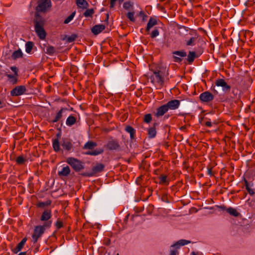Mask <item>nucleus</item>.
Returning <instances> with one entry per match:
<instances>
[{"instance_id": "nucleus-43", "label": "nucleus", "mask_w": 255, "mask_h": 255, "mask_svg": "<svg viewBox=\"0 0 255 255\" xmlns=\"http://www.w3.org/2000/svg\"><path fill=\"white\" fill-rule=\"evenodd\" d=\"M151 121V115L150 114H146L144 117V122L146 123H149Z\"/></svg>"}, {"instance_id": "nucleus-20", "label": "nucleus", "mask_w": 255, "mask_h": 255, "mask_svg": "<svg viewBox=\"0 0 255 255\" xmlns=\"http://www.w3.org/2000/svg\"><path fill=\"white\" fill-rule=\"evenodd\" d=\"M51 216L52 215L51 211L46 210L43 212L41 216L40 220L42 221H48L49 219H50Z\"/></svg>"}, {"instance_id": "nucleus-28", "label": "nucleus", "mask_w": 255, "mask_h": 255, "mask_svg": "<svg viewBox=\"0 0 255 255\" xmlns=\"http://www.w3.org/2000/svg\"><path fill=\"white\" fill-rule=\"evenodd\" d=\"M104 168V166L103 164H97L93 168V171L94 173L100 172L103 170Z\"/></svg>"}, {"instance_id": "nucleus-14", "label": "nucleus", "mask_w": 255, "mask_h": 255, "mask_svg": "<svg viewBox=\"0 0 255 255\" xmlns=\"http://www.w3.org/2000/svg\"><path fill=\"white\" fill-rule=\"evenodd\" d=\"M190 243V242L189 241L186 240H180L174 244L172 245L170 247H172V249L174 248L176 249V250L178 251V250L179 249L181 246L187 245Z\"/></svg>"}, {"instance_id": "nucleus-24", "label": "nucleus", "mask_w": 255, "mask_h": 255, "mask_svg": "<svg viewBox=\"0 0 255 255\" xmlns=\"http://www.w3.org/2000/svg\"><path fill=\"white\" fill-rule=\"evenodd\" d=\"M52 146L55 151L58 152L60 150V143L58 138L52 140Z\"/></svg>"}, {"instance_id": "nucleus-17", "label": "nucleus", "mask_w": 255, "mask_h": 255, "mask_svg": "<svg viewBox=\"0 0 255 255\" xmlns=\"http://www.w3.org/2000/svg\"><path fill=\"white\" fill-rule=\"evenodd\" d=\"M157 24V21L156 18L150 17L148 21L147 26L146 27V31H149L150 29L154 26Z\"/></svg>"}, {"instance_id": "nucleus-56", "label": "nucleus", "mask_w": 255, "mask_h": 255, "mask_svg": "<svg viewBox=\"0 0 255 255\" xmlns=\"http://www.w3.org/2000/svg\"><path fill=\"white\" fill-rule=\"evenodd\" d=\"M2 107V103H1V101H0V108H1Z\"/></svg>"}, {"instance_id": "nucleus-1", "label": "nucleus", "mask_w": 255, "mask_h": 255, "mask_svg": "<svg viewBox=\"0 0 255 255\" xmlns=\"http://www.w3.org/2000/svg\"><path fill=\"white\" fill-rule=\"evenodd\" d=\"M149 69L153 71L154 75L151 77L152 82L158 83L164 81L165 77L168 75L166 65H149Z\"/></svg>"}, {"instance_id": "nucleus-26", "label": "nucleus", "mask_w": 255, "mask_h": 255, "mask_svg": "<svg viewBox=\"0 0 255 255\" xmlns=\"http://www.w3.org/2000/svg\"><path fill=\"white\" fill-rule=\"evenodd\" d=\"M123 7L126 10L131 11L133 10V3L129 1H126L123 4Z\"/></svg>"}, {"instance_id": "nucleus-40", "label": "nucleus", "mask_w": 255, "mask_h": 255, "mask_svg": "<svg viewBox=\"0 0 255 255\" xmlns=\"http://www.w3.org/2000/svg\"><path fill=\"white\" fill-rule=\"evenodd\" d=\"M159 34V30H158V29L155 28L150 33V37L152 38H154L157 37V36H158Z\"/></svg>"}, {"instance_id": "nucleus-18", "label": "nucleus", "mask_w": 255, "mask_h": 255, "mask_svg": "<svg viewBox=\"0 0 255 255\" xmlns=\"http://www.w3.org/2000/svg\"><path fill=\"white\" fill-rule=\"evenodd\" d=\"M70 173V169L69 166L63 167L60 170L58 171V175L60 176H67Z\"/></svg>"}, {"instance_id": "nucleus-27", "label": "nucleus", "mask_w": 255, "mask_h": 255, "mask_svg": "<svg viewBox=\"0 0 255 255\" xmlns=\"http://www.w3.org/2000/svg\"><path fill=\"white\" fill-rule=\"evenodd\" d=\"M62 146L64 149L68 151L71 150L73 147L72 143L68 141H63Z\"/></svg>"}, {"instance_id": "nucleus-39", "label": "nucleus", "mask_w": 255, "mask_h": 255, "mask_svg": "<svg viewBox=\"0 0 255 255\" xmlns=\"http://www.w3.org/2000/svg\"><path fill=\"white\" fill-rule=\"evenodd\" d=\"M159 183L161 184H167L168 183L166 175H161L159 177Z\"/></svg>"}, {"instance_id": "nucleus-42", "label": "nucleus", "mask_w": 255, "mask_h": 255, "mask_svg": "<svg viewBox=\"0 0 255 255\" xmlns=\"http://www.w3.org/2000/svg\"><path fill=\"white\" fill-rule=\"evenodd\" d=\"M217 123L216 121H214L213 122H212L210 121H206L205 123V125L206 126L208 127H211L213 126L214 125H216Z\"/></svg>"}, {"instance_id": "nucleus-44", "label": "nucleus", "mask_w": 255, "mask_h": 255, "mask_svg": "<svg viewBox=\"0 0 255 255\" xmlns=\"http://www.w3.org/2000/svg\"><path fill=\"white\" fill-rule=\"evenodd\" d=\"M76 37L77 35L76 34H72L71 36L67 37V41L69 43L72 42L76 39Z\"/></svg>"}, {"instance_id": "nucleus-6", "label": "nucleus", "mask_w": 255, "mask_h": 255, "mask_svg": "<svg viewBox=\"0 0 255 255\" xmlns=\"http://www.w3.org/2000/svg\"><path fill=\"white\" fill-rule=\"evenodd\" d=\"M51 2L50 0H39L36 10L39 12H45L47 8H50Z\"/></svg>"}, {"instance_id": "nucleus-33", "label": "nucleus", "mask_w": 255, "mask_h": 255, "mask_svg": "<svg viewBox=\"0 0 255 255\" xmlns=\"http://www.w3.org/2000/svg\"><path fill=\"white\" fill-rule=\"evenodd\" d=\"M26 241V238H24L21 240V241L17 245V246H16V248L15 249L16 252H18L20 251L22 249Z\"/></svg>"}, {"instance_id": "nucleus-22", "label": "nucleus", "mask_w": 255, "mask_h": 255, "mask_svg": "<svg viewBox=\"0 0 255 255\" xmlns=\"http://www.w3.org/2000/svg\"><path fill=\"white\" fill-rule=\"evenodd\" d=\"M226 211L230 215H232L234 217H238L240 215V213L237 211V210L232 207L227 208Z\"/></svg>"}, {"instance_id": "nucleus-29", "label": "nucleus", "mask_w": 255, "mask_h": 255, "mask_svg": "<svg viewBox=\"0 0 255 255\" xmlns=\"http://www.w3.org/2000/svg\"><path fill=\"white\" fill-rule=\"evenodd\" d=\"M103 152V150L102 149H96L94 151H87L85 153L87 155H97L101 153H102Z\"/></svg>"}, {"instance_id": "nucleus-48", "label": "nucleus", "mask_w": 255, "mask_h": 255, "mask_svg": "<svg viewBox=\"0 0 255 255\" xmlns=\"http://www.w3.org/2000/svg\"><path fill=\"white\" fill-rule=\"evenodd\" d=\"M117 0H110V7L113 8L116 4V2Z\"/></svg>"}, {"instance_id": "nucleus-12", "label": "nucleus", "mask_w": 255, "mask_h": 255, "mask_svg": "<svg viewBox=\"0 0 255 255\" xmlns=\"http://www.w3.org/2000/svg\"><path fill=\"white\" fill-rule=\"evenodd\" d=\"M168 110H174L178 108L180 105V101L178 100H173L169 101L165 104Z\"/></svg>"}, {"instance_id": "nucleus-15", "label": "nucleus", "mask_w": 255, "mask_h": 255, "mask_svg": "<svg viewBox=\"0 0 255 255\" xmlns=\"http://www.w3.org/2000/svg\"><path fill=\"white\" fill-rule=\"evenodd\" d=\"M105 27L104 24H97L94 25L92 28L91 31L94 34L97 35L103 31L105 29Z\"/></svg>"}, {"instance_id": "nucleus-3", "label": "nucleus", "mask_w": 255, "mask_h": 255, "mask_svg": "<svg viewBox=\"0 0 255 255\" xmlns=\"http://www.w3.org/2000/svg\"><path fill=\"white\" fill-rule=\"evenodd\" d=\"M52 224L51 221H47L42 226H36L34 230V233L32 235V240L34 243L37 242L38 239L44 233L45 228H50Z\"/></svg>"}, {"instance_id": "nucleus-8", "label": "nucleus", "mask_w": 255, "mask_h": 255, "mask_svg": "<svg viewBox=\"0 0 255 255\" xmlns=\"http://www.w3.org/2000/svg\"><path fill=\"white\" fill-rule=\"evenodd\" d=\"M173 61L180 63L182 59L187 56L186 52L184 51H175L172 52Z\"/></svg>"}, {"instance_id": "nucleus-57", "label": "nucleus", "mask_w": 255, "mask_h": 255, "mask_svg": "<svg viewBox=\"0 0 255 255\" xmlns=\"http://www.w3.org/2000/svg\"><path fill=\"white\" fill-rule=\"evenodd\" d=\"M191 255H196L194 252L191 253Z\"/></svg>"}, {"instance_id": "nucleus-16", "label": "nucleus", "mask_w": 255, "mask_h": 255, "mask_svg": "<svg viewBox=\"0 0 255 255\" xmlns=\"http://www.w3.org/2000/svg\"><path fill=\"white\" fill-rule=\"evenodd\" d=\"M168 111L166 106L163 105L158 108H157L156 112L155 114V115L156 117H160L164 115Z\"/></svg>"}, {"instance_id": "nucleus-13", "label": "nucleus", "mask_w": 255, "mask_h": 255, "mask_svg": "<svg viewBox=\"0 0 255 255\" xmlns=\"http://www.w3.org/2000/svg\"><path fill=\"white\" fill-rule=\"evenodd\" d=\"M189 34L192 36L189 40H186V44L187 46H193L198 37V34L195 31H190Z\"/></svg>"}, {"instance_id": "nucleus-23", "label": "nucleus", "mask_w": 255, "mask_h": 255, "mask_svg": "<svg viewBox=\"0 0 255 255\" xmlns=\"http://www.w3.org/2000/svg\"><path fill=\"white\" fill-rule=\"evenodd\" d=\"M76 122V118L72 116H70L67 118L66 120V124L67 126L71 127L74 125Z\"/></svg>"}, {"instance_id": "nucleus-35", "label": "nucleus", "mask_w": 255, "mask_h": 255, "mask_svg": "<svg viewBox=\"0 0 255 255\" xmlns=\"http://www.w3.org/2000/svg\"><path fill=\"white\" fill-rule=\"evenodd\" d=\"M33 44L32 42L28 41L25 44V51L27 53H29L32 49Z\"/></svg>"}, {"instance_id": "nucleus-58", "label": "nucleus", "mask_w": 255, "mask_h": 255, "mask_svg": "<svg viewBox=\"0 0 255 255\" xmlns=\"http://www.w3.org/2000/svg\"><path fill=\"white\" fill-rule=\"evenodd\" d=\"M124 0H119L120 2H122Z\"/></svg>"}, {"instance_id": "nucleus-7", "label": "nucleus", "mask_w": 255, "mask_h": 255, "mask_svg": "<svg viewBox=\"0 0 255 255\" xmlns=\"http://www.w3.org/2000/svg\"><path fill=\"white\" fill-rule=\"evenodd\" d=\"M215 85L217 87H221L222 91L224 93L230 91L231 89V86L228 85L225 80L223 79H217L215 82Z\"/></svg>"}, {"instance_id": "nucleus-45", "label": "nucleus", "mask_w": 255, "mask_h": 255, "mask_svg": "<svg viewBox=\"0 0 255 255\" xmlns=\"http://www.w3.org/2000/svg\"><path fill=\"white\" fill-rule=\"evenodd\" d=\"M253 186V184L252 183L251 184V185L249 186V187H247L246 189L248 191V193L251 195H254L255 194V192H254V189H252L251 188V187H252Z\"/></svg>"}, {"instance_id": "nucleus-37", "label": "nucleus", "mask_w": 255, "mask_h": 255, "mask_svg": "<svg viewBox=\"0 0 255 255\" xmlns=\"http://www.w3.org/2000/svg\"><path fill=\"white\" fill-rule=\"evenodd\" d=\"M64 110H65L64 109H62L57 113L55 118L53 120V123H56L58 122L61 118V117H62L63 111Z\"/></svg>"}, {"instance_id": "nucleus-34", "label": "nucleus", "mask_w": 255, "mask_h": 255, "mask_svg": "<svg viewBox=\"0 0 255 255\" xmlns=\"http://www.w3.org/2000/svg\"><path fill=\"white\" fill-rule=\"evenodd\" d=\"M94 12L93 8L88 9L84 12L83 15L86 17H92Z\"/></svg>"}, {"instance_id": "nucleus-50", "label": "nucleus", "mask_w": 255, "mask_h": 255, "mask_svg": "<svg viewBox=\"0 0 255 255\" xmlns=\"http://www.w3.org/2000/svg\"><path fill=\"white\" fill-rule=\"evenodd\" d=\"M217 208L219 209L220 211L226 210V209H227L223 205L217 206Z\"/></svg>"}, {"instance_id": "nucleus-46", "label": "nucleus", "mask_w": 255, "mask_h": 255, "mask_svg": "<svg viewBox=\"0 0 255 255\" xmlns=\"http://www.w3.org/2000/svg\"><path fill=\"white\" fill-rule=\"evenodd\" d=\"M24 161L25 159L22 156H19L16 158V162L18 164H22Z\"/></svg>"}, {"instance_id": "nucleus-5", "label": "nucleus", "mask_w": 255, "mask_h": 255, "mask_svg": "<svg viewBox=\"0 0 255 255\" xmlns=\"http://www.w3.org/2000/svg\"><path fill=\"white\" fill-rule=\"evenodd\" d=\"M66 162L76 172L80 171L84 168L82 162L75 158L71 157H68L67 158Z\"/></svg>"}, {"instance_id": "nucleus-30", "label": "nucleus", "mask_w": 255, "mask_h": 255, "mask_svg": "<svg viewBox=\"0 0 255 255\" xmlns=\"http://www.w3.org/2000/svg\"><path fill=\"white\" fill-rule=\"evenodd\" d=\"M156 134V131L155 128L152 127L148 129V135L149 138H154Z\"/></svg>"}, {"instance_id": "nucleus-52", "label": "nucleus", "mask_w": 255, "mask_h": 255, "mask_svg": "<svg viewBox=\"0 0 255 255\" xmlns=\"http://www.w3.org/2000/svg\"><path fill=\"white\" fill-rule=\"evenodd\" d=\"M75 68H76V66H75V65H72V66L71 67V69L73 70H75Z\"/></svg>"}, {"instance_id": "nucleus-4", "label": "nucleus", "mask_w": 255, "mask_h": 255, "mask_svg": "<svg viewBox=\"0 0 255 255\" xmlns=\"http://www.w3.org/2000/svg\"><path fill=\"white\" fill-rule=\"evenodd\" d=\"M18 69L16 66H11L9 69H7L5 75L8 78L9 82L12 84H16L17 82Z\"/></svg>"}, {"instance_id": "nucleus-51", "label": "nucleus", "mask_w": 255, "mask_h": 255, "mask_svg": "<svg viewBox=\"0 0 255 255\" xmlns=\"http://www.w3.org/2000/svg\"><path fill=\"white\" fill-rule=\"evenodd\" d=\"M244 182L246 189L247 188V187H249V186L251 185V184L248 183V181L245 179H244Z\"/></svg>"}, {"instance_id": "nucleus-59", "label": "nucleus", "mask_w": 255, "mask_h": 255, "mask_svg": "<svg viewBox=\"0 0 255 255\" xmlns=\"http://www.w3.org/2000/svg\"><path fill=\"white\" fill-rule=\"evenodd\" d=\"M142 13V11H140V14H141Z\"/></svg>"}, {"instance_id": "nucleus-31", "label": "nucleus", "mask_w": 255, "mask_h": 255, "mask_svg": "<svg viewBox=\"0 0 255 255\" xmlns=\"http://www.w3.org/2000/svg\"><path fill=\"white\" fill-rule=\"evenodd\" d=\"M134 14H135V12L133 11V10H132L131 11H128L126 15H127V17H128V18L129 19L130 21L134 22L135 21Z\"/></svg>"}, {"instance_id": "nucleus-10", "label": "nucleus", "mask_w": 255, "mask_h": 255, "mask_svg": "<svg viewBox=\"0 0 255 255\" xmlns=\"http://www.w3.org/2000/svg\"><path fill=\"white\" fill-rule=\"evenodd\" d=\"M26 91V88L24 86H17L13 89L10 92L12 96H18L22 95Z\"/></svg>"}, {"instance_id": "nucleus-36", "label": "nucleus", "mask_w": 255, "mask_h": 255, "mask_svg": "<svg viewBox=\"0 0 255 255\" xmlns=\"http://www.w3.org/2000/svg\"><path fill=\"white\" fill-rule=\"evenodd\" d=\"M96 146V143L95 142L92 141H88L85 144L84 148L85 149H90L93 148Z\"/></svg>"}, {"instance_id": "nucleus-54", "label": "nucleus", "mask_w": 255, "mask_h": 255, "mask_svg": "<svg viewBox=\"0 0 255 255\" xmlns=\"http://www.w3.org/2000/svg\"><path fill=\"white\" fill-rule=\"evenodd\" d=\"M45 205V204L44 203H40L39 206L43 207Z\"/></svg>"}, {"instance_id": "nucleus-9", "label": "nucleus", "mask_w": 255, "mask_h": 255, "mask_svg": "<svg viewBox=\"0 0 255 255\" xmlns=\"http://www.w3.org/2000/svg\"><path fill=\"white\" fill-rule=\"evenodd\" d=\"M203 52V50L201 48L196 51H189L187 55V61L189 63L193 62L196 58L199 57L202 54Z\"/></svg>"}, {"instance_id": "nucleus-53", "label": "nucleus", "mask_w": 255, "mask_h": 255, "mask_svg": "<svg viewBox=\"0 0 255 255\" xmlns=\"http://www.w3.org/2000/svg\"><path fill=\"white\" fill-rule=\"evenodd\" d=\"M18 255H26V252H21Z\"/></svg>"}, {"instance_id": "nucleus-41", "label": "nucleus", "mask_w": 255, "mask_h": 255, "mask_svg": "<svg viewBox=\"0 0 255 255\" xmlns=\"http://www.w3.org/2000/svg\"><path fill=\"white\" fill-rule=\"evenodd\" d=\"M55 52V50L54 47L53 46H49L46 49V53L52 55L54 54Z\"/></svg>"}, {"instance_id": "nucleus-47", "label": "nucleus", "mask_w": 255, "mask_h": 255, "mask_svg": "<svg viewBox=\"0 0 255 255\" xmlns=\"http://www.w3.org/2000/svg\"><path fill=\"white\" fill-rule=\"evenodd\" d=\"M178 254V251L175 249L170 247V255H177Z\"/></svg>"}, {"instance_id": "nucleus-2", "label": "nucleus", "mask_w": 255, "mask_h": 255, "mask_svg": "<svg viewBox=\"0 0 255 255\" xmlns=\"http://www.w3.org/2000/svg\"><path fill=\"white\" fill-rule=\"evenodd\" d=\"M44 20L38 14L34 20L35 31L38 37L42 40L45 38L46 33L44 29Z\"/></svg>"}, {"instance_id": "nucleus-19", "label": "nucleus", "mask_w": 255, "mask_h": 255, "mask_svg": "<svg viewBox=\"0 0 255 255\" xmlns=\"http://www.w3.org/2000/svg\"><path fill=\"white\" fill-rule=\"evenodd\" d=\"M76 4L79 8L86 9L89 6L88 3L85 0H76Z\"/></svg>"}, {"instance_id": "nucleus-49", "label": "nucleus", "mask_w": 255, "mask_h": 255, "mask_svg": "<svg viewBox=\"0 0 255 255\" xmlns=\"http://www.w3.org/2000/svg\"><path fill=\"white\" fill-rule=\"evenodd\" d=\"M56 226L57 228L59 229L62 227V223L61 221H57L56 223Z\"/></svg>"}, {"instance_id": "nucleus-38", "label": "nucleus", "mask_w": 255, "mask_h": 255, "mask_svg": "<svg viewBox=\"0 0 255 255\" xmlns=\"http://www.w3.org/2000/svg\"><path fill=\"white\" fill-rule=\"evenodd\" d=\"M76 14V11L73 12L70 15H69L64 20L65 24L69 23L74 18Z\"/></svg>"}, {"instance_id": "nucleus-32", "label": "nucleus", "mask_w": 255, "mask_h": 255, "mask_svg": "<svg viewBox=\"0 0 255 255\" xmlns=\"http://www.w3.org/2000/svg\"><path fill=\"white\" fill-rule=\"evenodd\" d=\"M125 130L127 132L130 134V137L131 138H133L135 134V130L131 127L128 126L126 127Z\"/></svg>"}, {"instance_id": "nucleus-55", "label": "nucleus", "mask_w": 255, "mask_h": 255, "mask_svg": "<svg viewBox=\"0 0 255 255\" xmlns=\"http://www.w3.org/2000/svg\"><path fill=\"white\" fill-rule=\"evenodd\" d=\"M208 173H209V175H211V174H212V171H211V169H210V170H208Z\"/></svg>"}, {"instance_id": "nucleus-11", "label": "nucleus", "mask_w": 255, "mask_h": 255, "mask_svg": "<svg viewBox=\"0 0 255 255\" xmlns=\"http://www.w3.org/2000/svg\"><path fill=\"white\" fill-rule=\"evenodd\" d=\"M199 98L203 102H209L213 100L214 97L209 92L206 91L201 94Z\"/></svg>"}, {"instance_id": "nucleus-21", "label": "nucleus", "mask_w": 255, "mask_h": 255, "mask_svg": "<svg viewBox=\"0 0 255 255\" xmlns=\"http://www.w3.org/2000/svg\"><path fill=\"white\" fill-rule=\"evenodd\" d=\"M23 53L21 50L19 49L17 50L13 51L11 55V59L16 60L22 57Z\"/></svg>"}, {"instance_id": "nucleus-25", "label": "nucleus", "mask_w": 255, "mask_h": 255, "mask_svg": "<svg viewBox=\"0 0 255 255\" xmlns=\"http://www.w3.org/2000/svg\"><path fill=\"white\" fill-rule=\"evenodd\" d=\"M108 147L110 149H116L119 147V145L117 141L112 140L108 143Z\"/></svg>"}]
</instances>
